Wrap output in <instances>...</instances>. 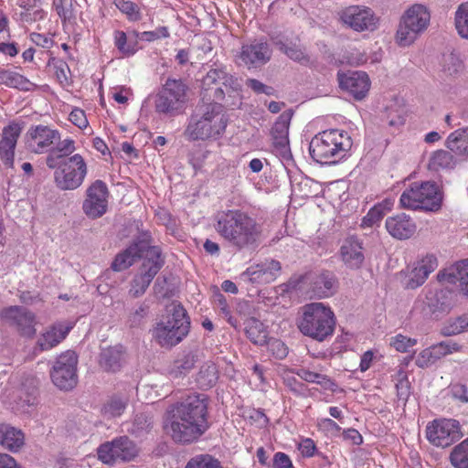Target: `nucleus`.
Returning a JSON list of instances; mask_svg holds the SVG:
<instances>
[{"mask_svg":"<svg viewBox=\"0 0 468 468\" xmlns=\"http://www.w3.org/2000/svg\"><path fill=\"white\" fill-rule=\"evenodd\" d=\"M213 226L228 246L239 251L257 248L262 239L261 224L241 209H228L218 213Z\"/></svg>","mask_w":468,"mask_h":468,"instance_id":"1","label":"nucleus"},{"mask_svg":"<svg viewBox=\"0 0 468 468\" xmlns=\"http://www.w3.org/2000/svg\"><path fill=\"white\" fill-rule=\"evenodd\" d=\"M227 127V118L223 106L218 102L203 103L197 107L185 130L188 140H207L218 138Z\"/></svg>","mask_w":468,"mask_h":468,"instance_id":"2","label":"nucleus"},{"mask_svg":"<svg viewBox=\"0 0 468 468\" xmlns=\"http://www.w3.org/2000/svg\"><path fill=\"white\" fill-rule=\"evenodd\" d=\"M352 144V139L346 131L330 129L319 133L311 140L309 152L315 162L332 165L343 159Z\"/></svg>","mask_w":468,"mask_h":468,"instance_id":"3","label":"nucleus"},{"mask_svg":"<svg viewBox=\"0 0 468 468\" xmlns=\"http://www.w3.org/2000/svg\"><path fill=\"white\" fill-rule=\"evenodd\" d=\"M165 312L164 318L153 328L152 335L162 347H172L188 335L190 319L180 303H171Z\"/></svg>","mask_w":468,"mask_h":468,"instance_id":"4","label":"nucleus"},{"mask_svg":"<svg viewBox=\"0 0 468 468\" xmlns=\"http://www.w3.org/2000/svg\"><path fill=\"white\" fill-rule=\"evenodd\" d=\"M335 327V315L330 306L320 302L303 306L298 328L303 335L323 342L333 335Z\"/></svg>","mask_w":468,"mask_h":468,"instance_id":"5","label":"nucleus"},{"mask_svg":"<svg viewBox=\"0 0 468 468\" xmlns=\"http://www.w3.org/2000/svg\"><path fill=\"white\" fill-rule=\"evenodd\" d=\"M431 13L422 4H413L409 6L400 17L396 33L399 46L411 45L429 27Z\"/></svg>","mask_w":468,"mask_h":468,"instance_id":"6","label":"nucleus"},{"mask_svg":"<svg viewBox=\"0 0 468 468\" xmlns=\"http://www.w3.org/2000/svg\"><path fill=\"white\" fill-rule=\"evenodd\" d=\"M400 207L411 210L436 211L441 207V196L434 182H414L399 198Z\"/></svg>","mask_w":468,"mask_h":468,"instance_id":"7","label":"nucleus"},{"mask_svg":"<svg viewBox=\"0 0 468 468\" xmlns=\"http://www.w3.org/2000/svg\"><path fill=\"white\" fill-rule=\"evenodd\" d=\"M187 87L181 80L168 79L154 97V110L159 114H180L186 102Z\"/></svg>","mask_w":468,"mask_h":468,"instance_id":"8","label":"nucleus"},{"mask_svg":"<svg viewBox=\"0 0 468 468\" xmlns=\"http://www.w3.org/2000/svg\"><path fill=\"white\" fill-rule=\"evenodd\" d=\"M164 264L165 258L161 248L150 249L137 273L130 282L129 295L134 299L143 296Z\"/></svg>","mask_w":468,"mask_h":468,"instance_id":"9","label":"nucleus"},{"mask_svg":"<svg viewBox=\"0 0 468 468\" xmlns=\"http://www.w3.org/2000/svg\"><path fill=\"white\" fill-rule=\"evenodd\" d=\"M88 173L87 164L80 154L62 159L54 171V182L60 190H75L84 182Z\"/></svg>","mask_w":468,"mask_h":468,"instance_id":"10","label":"nucleus"},{"mask_svg":"<svg viewBox=\"0 0 468 468\" xmlns=\"http://www.w3.org/2000/svg\"><path fill=\"white\" fill-rule=\"evenodd\" d=\"M78 356L72 350L58 355L49 371L52 383L60 390L73 389L78 383Z\"/></svg>","mask_w":468,"mask_h":468,"instance_id":"11","label":"nucleus"},{"mask_svg":"<svg viewBox=\"0 0 468 468\" xmlns=\"http://www.w3.org/2000/svg\"><path fill=\"white\" fill-rule=\"evenodd\" d=\"M139 453L137 445L126 435L106 441L97 449L100 461L112 465L117 462H130Z\"/></svg>","mask_w":468,"mask_h":468,"instance_id":"12","label":"nucleus"},{"mask_svg":"<svg viewBox=\"0 0 468 468\" xmlns=\"http://www.w3.org/2000/svg\"><path fill=\"white\" fill-rule=\"evenodd\" d=\"M202 424L193 423L178 413L170 410L164 424V429L176 442L191 443L205 433Z\"/></svg>","mask_w":468,"mask_h":468,"instance_id":"13","label":"nucleus"},{"mask_svg":"<svg viewBox=\"0 0 468 468\" xmlns=\"http://www.w3.org/2000/svg\"><path fill=\"white\" fill-rule=\"evenodd\" d=\"M341 22L356 32L375 31L378 27L379 18L368 6L353 5L340 12Z\"/></svg>","mask_w":468,"mask_h":468,"instance_id":"14","label":"nucleus"},{"mask_svg":"<svg viewBox=\"0 0 468 468\" xmlns=\"http://www.w3.org/2000/svg\"><path fill=\"white\" fill-rule=\"evenodd\" d=\"M462 436L461 426L455 420H435L426 427V438L436 447H448Z\"/></svg>","mask_w":468,"mask_h":468,"instance_id":"15","label":"nucleus"},{"mask_svg":"<svg viewBox=\"0 0 468 468\" xmlns=\"http://www.w3.org/2000/svg\"><path fill=\"white\" fill-rule=\"evenodd\" d=\"M0 318L22 336L33 337L36 335V314L23 306L13 305L4 308L0 312Z\"/></svg>","mask_w":468,"mask_h":468,"instance_id":"16","label":"nucleus"},{"mask_svg":"<svg viewBox=\"0 0 468 468\" xmlns=\"http://www.w3.org/2000/svg\"><path fill=\"white\" fill-rule=\"evenodd\" d=\"M180 416L191 422L202 424L201 429L207 431L208 423L207 420V402L204 394H191L182 401L174 405L171 409Z\"/></svg>","mask_w":468,"mask_h":468,"instance_id":"17","label":"nucleus"},{"mask_svg":"<svg viewBox=\"0 0 468 468\" xmlns=\"http://www.w3.org/2000/svg\"><path fill=\"white\" fill-rule=\"evenodd\" d=\"M302 282L311 297L324 299L332 296L337 288V279L329 271H311L304 274Z\"/></svg>","mask_w":468,"mask_h":468,"instance_id":"18","label":"nucleus"},{"mask_svg":"<svg viewBox=\"0 0 468 468\" xmlns=\"http://www.w3.org/2000/svg\"><path fill=\"white\" fill-rule=\"evenodd\" d=\"M108 187L101 180H96L87 189V197L83 202L82 209L87 217L99 218L107 211Z\"/></svg>","mask_w":468,"mask_h":468,"instance_id":"19","label":"nucleus"},{"mask_svg":"<svg viewBox=\"0 0 468 468\" xmlns=\"http://www.w3.org/2000/svg\"><path fill=\"white\" fill-rule=\"evenodd\" d=\"M27 146L32 153L43 154L52 149L56 141L60 139L59 133L46 125H36L29 128L27 133Z\"/></svg>","mask_w":468,"mask_h":468,"instance_id":"20","label":"nucleus"},{"mask_svg":"<svg viewBox=\"0 0 468 468\" xmlns=\"http://www.w3.org/2000/svg\"><path fill=\"white\" fill-rule=\"evenodd\" d=\"M158 246L150 245L146 239L134 240L128 248L115 256L112 263V269L115 271H122L132 266L136 260L144 261L148 250Z\"/></svg>","mask_w":468,"mask_h":468,"instance_id":"21","label":"nucleus"},{"mask_svg":"<svg viewBox=\"0 0 468 468\" xmlns=\"http://www.w3.org/2000/svg\"><path fill=\"white\" fill-rule=\"evenodd\" d=\"M339 256L346 268L360 269L365 261L363 241L355 235L346 237L339 249Z\"/></svg>","mask_w":468,"mask_h":468,"instance_id":"22","label":"nucleus"},{"mask_svg":"<svg viewBox=\"0 0 468 468\" xmlns=\"http://www.w3.org/2000/svg\"><path fill=\"white\" fill-rule=\"evenodd\" d=\"M281 271V263L271 259L249 267L242 276L247 277L252 283L268 284L280 276Z\"/></svg>","mask_w":468,"mask_h":468,"instance_id":"23","label":"nucleus"},{"mask_svg":"<svg viewBox=\"0 0 468 468\" xmlns=\"http://www.w3.org/2000/svg\"><path fill=\"white\" fill-rule=\"evenodd\" d=\"M437 267V258L432 254H427L425 257L417 261L407 272L405 287L407 289H416L421 286Z\"/></svg>","mask_w":468,"mask_h":468,"instance_id":"24","label":"nucleus"},{"mask_svg":"<svg viewBox=\"0 0 468 468\" xmlns=\"http://www.w3.org/2000/svg\"><path fill=\"white\" fill-rule=\"evenodd\" d=\"M292 114V110L283 112L271 130L272 144L276 151L284 157L290 154L289 127Z\"/></svg>","mask_w":468,"mask_h":468,"instance_id":"25","label":"nucleus"},{"mask_svg":"<svg viewBox=\"0 0 468 468\" xmlns=\"http://www.w3.org/2000/svg\"><path fill=\"white\" fill-rule=\"evenodd\" d=\"M271 58V49L267 42L253 41L241 48L239 59L248 67L255 68L266 64Z\"/></svg>","mask_w":468,"mask_h":468,"instance_id":"26","label":"nucleus"},{"mask_svg":"<svg viewBox=\"0 0 468 468\" xmlns=\"http://www.w3.org/2000/svg\"><path fill=\"white\" fill-rule=\"evenodd\" d=\"M340 87L347 90L356 100H362L370 88V80L366 72L353 71L339 76Z\"/></svg>","mask_w":468,"mask_h":468,"instance_id":"27","label":"nucleus"},{"mask_svg":"<svg viewBox=\"0 0 468 468\" xmlns=\"http://www.w3.org/2000/svg\"><path fill=\"white\" fill-rule=\"evenodd\" d=\"M385 227L388 234L399 240L408 239L416 232L414 220L405 213H399L386 219Z\"/></svg>","mask_w":468,"mask_h":468,"instance_id":"28","label":"nucleus"},{"mask_svg":"<svg viewBox=\"0 0 468 468\" xmlns=\"http://www.w3.org/2000/svg\"><path fill=\"white\" fill-rule=\"evenodd\" d=\"M437 279L439 282L451 284L459 282L461 292L468 297V259L439 271Z\"/></svg>","mask_w":468,"mask_h":468,"instance_id":"29","label":"nucleus"},{"mask_svg":"<svg viewBox=\"0 0 468 468\" xmlns=\"http://www.w3.org/2000/svg\"><path fill=\"white\" fill-rule=\"evenodd\" d=\"M21 133V128L16 123H11L3 129L0 141V156L3 162L12 167L14 165L15 148Z\"/></svg>","mask_w":468,"mask_h":468,"instance_id":"30","label":"nucleus"},{"mask_svg":"<svg viewBox=\"0 0 468 468\" xmlns=\"http://www.w3.org/2000/svg\"><path fill=\"white\" fill-rule=\"evenodd\" d=\"M71 329L64 323H56L48 327L37 338V347L40 351L49 350L63 341Z\"/></svg>","mask_w":468,"mask_h":468,"instance_id":"31","label":"nucleus"},{"mask_svg":"<svg viewBox=\"0 0 468 468\" xmlns=\"http://www.w3.org/2000/svg\"><path fill=\"white\" fill-rule=\"evenodd\" d=\"M457 165V155L451 150L439 149L433 151L429 157L427 168L431 172L453 170Z\"/></svg>","mask_w":468,"mask_h":468,"instance_id":"32","label":"nucleus"},{"mask_svg":"<svg viewBox=\"0 0 468 468\" xmlns=\"http://www.w3.org/2000/svg\"><path fill=\"white\" fill-rule=\"evenodd\" d=\"M444 145L455 155L468 159V126L452 132L447 136Z\"/></svg>","mask_w":468,"mask_h":468,"instance_id":"33","label":"nucleus"},{"mask_svg":"<svg viewBox=\"0 0 468 468\" xmlns=\"http://www.w3.org/2000/svg\"><path fill=\"white\" fill-rule=\"evenodd\" d=\"M0 444L12 452H17L25 444V435L11 426H0Z\"/></svg>","mask_w":468,"mask_h":468,"instance_id":"34","label":"nucleus"},{"mask_svg":"<svg viewBox=\"0 0 468 468\" xmlns=\"http://www.w3.org/2000/svg\"><path fill=\"white\" fill-rule=\"evenodd\" d=\"M122 361V346H110L101 351L99 365L108 372H116L120 370Z\"/></svg>","mask_w":468,"mask_h":468,"instance_id":"35","label":"nucleus"},{"mask_svg":"<svg viewBox=\"0 0 468 468\" xmlns=\"http://www.w3.org/2000/svg\"><path fill=\"white\" fill-rule=\"evenodd\" d=\"M274 44L279 50L284 53L289 58L303 65H306L310 62V58L306 53L305 48L301 44L288 41V39H280L275 41Z\"/></svg>","mask_w":468,"mask_h":468,"instance_id":"36","label":"nucleus"},{"mask_svg":"<svg viewBox=\"0 0 468 468\" xmlns=\"http://www.w3.org/2000/svg\"><path fill=\"white\" fill-rule=\"evenodd\" d=\"M245 333L248 338L255 345L264 346L268 341V333L264 324L254 317L245 321Z\"/></svg>","mask_w":468,"mask_h":468,"instance_id":"37","label":"nucleus"},{"mask_svg":"<svg viewBox=\"0 0 468 468\" xmlns=\"http://www.w3.org/2000/svg\"><path fill=\"white\" fill-rule=\"evenodd\" d=\"M153 425V417L145 412H140L135 414L127 428V431L137 438H141L151 431Z\"/></svg>","mask_w":468,"mask_h":468,"instance_id":"38","label":"nucleus"},{"mask_svg":"<svg viewBox=\"0 0 468 468\" xmlns=\"http://www.w3.org/2000/svg\"><path fill=\"white\" fill-rule=\"evenodd\" d=\"M129 403V398L123 394L112 396L102 406L101 413L106 418L120 417Z\"/></svg>","mask_w":468,"mask_h":468,"instance_id":"39","label":"nucleus"},{"mask_svg":"<svg viewBox=\"0 0 468 468\" xmlns=\"http://www.w3.org/2000/svg\"><path fill=\"white\" fill-rule=\"evenodd\" d=\"M114 44L117 49L126 57L133 56L138 49L137 35L127 36L125 32L116 30L114 32Z\"/></svg>","mask_w":468,"mask_h":468,"instance_id":"40","label":"nucleus"},{"mask_svg":"<svg viewBox=\"0 0 468 468\" xmlns=\"http://www.w3.org/2000/svg\"><path fill=\"white\" fill-rule=\"evenodd\" d=\"M218 379V370L212 361L205 362L198 372L197 382L201 388H209L213 387Z\"/></svg>","mask_w":468,"mask_h":468,"instance_id":"41","label":"nucleus"},{"mask_svg":"<svg viewBox=\"0 0 468 468\" xmlns=\"http://www.w3.org/2000/svg\"><path fill=\"white\" fill-rule=\"evenodd\" d=\"M445 292L443 291L429 290L425 293L423 303L428 307L430 313L445 312L450 309V303L444 301Z\"/></svg>","mask_w":468,"mask_h":468,"instance_id":"42","label":"nucleus"},{"mask_svg":"<svg viewBox=\"0 0 468 468\" xmlns=\"http://www.w3.org/2000/svg\"><path fill=\"white\" fill-rule=\"evenodd\" d=\"M195 363V356L192 353H187L174 361L170 366L168 374L172 378H180L187 374L193 368Z\"/></svg>","mask_w":468,"mask_h":468,"instance_id":"43","label":"nucleus"},{"mask_svg":"<svg viewBox=\"0 0 468 468\" xmlns=\"http://www.w3.org/2000/svg\"><path fill=\"white\" fill-rule=\"evenodd\" d=\"M449 460L454 468H468V437L452 448Z\"/></svg>","mask_w":468,"mask_h":468,"instance_id":"44","label":"nucleus"},{"mask_svg":"<svg viewBox=\"0 0 468 468\" xmlns=\"http://www.w3.org/2000/svg\"><path fill=\"white\" fill-rule=\"evenodd\" d=\"M116 8L131 22L140 21L143 14L140 6L130 0H113Z\"/></svg>","mask_w":468,"mask_h":468,"instance_id":"45","label":"nucleus"},{"mask_svg":"<svg viewBox=\"0 0 468 468\" xmlns=\"http://www.w3.org/2000/svg\"><path fill=\"white\" fill-rule=\"evenodd\" d=\"M0 84H4L11 88L27 90L30 82L17 72L0 69Z\"/></svg>","mask_w":468,"mask_h":468,"instance_id":"46","label":"nucleus"},{"mask_svg":"<svg viewBox=\"0 0 468 468\" xmlns=\"http://www.w3.org/2000/svg\"><path fill=\"white\" fill-rule=\"evenodd\" d=\"M455 29L463 39L468 40V2L461 4L454 15Z\"/></svg>","mask_w":468,"mask_h":468,"instance_id":"47","label":"nucleus"},{"mask_svg":"<svg viewBox=\"0 0 468 468\" xmlns=\"http://www.w3.org/2000/svg\"><path fill=\"white\" fill-rule=\"evenodd\" d=\"M468 331V313L456 318L449 319L441 329L442 335L452 336Z\"/></svg>","mask_w":468,"mask_h":468,"instance_id":"48","label":"nucleus"},{"mask_svg":"<svg viewBox=\"0 0 468 468\" xmlns=\"http://www.w3.org/2000/svg\"><path fill=\"white\" fill-rule=\"evenodd\" d=\"M441 67L445 75L456 77L463 71V62L458 55L449 53L443 56Z\"/></svg>","mask_w":468,"mask_h":468,"instance_id":"49","label":"nucleus"},{"mask_svg":"<svg viewBox=\"0 0 468 468\" xmlns=\"http://www.w3.org/2000/svg\"><path fill=\"white\" fill-rule=\"evenodd\" d=\"M295 374L303 380L309 383L319 384L324 388H331L333 386V382L327 378V376L313 372L305 367L298 368L295 371Z\"/></svg>","mask_w":468,"mask_h":468,"instance_id":"50","label":"nucleus"},{"mask_svg":"<svg viewBox=\"0 0 468 468\" xmlns=\"http://www.w3.org/2000/svg\"><path fill=\"white\" fill-rule=\"evenodd\" d=\"M221 86H218L215 89L214 98L216 100H222L224 98L225 92L229 93L230 91H236L239 90V85L236 79L233 76L229 75L226 70L224 71V76L220 81Z\"/></svg>","mask_w":468,"mask_h":468,"instance_id":"51","label":"nucleus"},{"mask_svg":"<svg viewBox=\"0 0 468 468\" xmlns=\"http://www.w3.org/2000/svg\"><path fill=\"white\" fill-rule=\"evenodd\" d=\"M185 468H223L220 462L209 454H200L191 458Z\"/></svg>","mask_w":468,"mask_h":468,"instance_id":"52","label":"nucleus"},{"mask_svg":"<svg viewBox=\"0 0 468 468\" xmlns=\"http://www.w3.org/2000/svg\"><path fill=\"white\" fill-rule=\"evenodd\" d=\"M385 216V209L383 205L378 204L375 205L372 208L369 209L367 214L362 218L360 227L365 228H372L376 225H378L383 217Z\"/></svg>","mask_w":468,"mask_h":468,"instance_id":"53","label":"nucleus"},{"mask_svg":"<svg viewBox=\"0 0 468 468\" xmlns=\"http://www.w3.org/2000/svg\"><path fill=\"white\" fill-rule=\"evenodd\" d=\"M398 397L400 399H407L410 396V382L406 372L399 368L395 376Z\"/></svg>","mask_w":468,"mask_h":468,"instance_id":"54","label":"nucleus"},{"mask_svg":"<svg viewBox=\"0 0 468 468\" xmlns=\"http://www.w3.org/2000/svg\"><path fill=\"white\" fill-rule=\"evenodd\" d=\"M149 314V305L145 303H140L134 308L128 316V323L131 327H136L142 324Z\"/></svg>","mask_w":468,"mask_h":468,"instance_id":"55","label":"nucleus"},{"mask_svg":"<svg viewBox=\"0 0 468 468\" xmlns=\"http://www.w3.org/2000/svg\"><path fill=\"white\" fill-rule=\"evenodd\" d=\"M53 5L62 20L66 21L73 16V0H53Z\"/></svg>","mask_w":468,"mask_h":468,"instance_id":"56","label":"nucleus"},{"mask_svg":"<svg viewBox=\"0 0 468 468\" xmlns=\"http://www.w3.org/2000/svg\"><path fill=\"white\" fill-rule=\"evenodd\" d=\"M214 302H215V305L220 311L221 314L225 318H227L229 324H231L233 327H237V325H238L237 324V320L234 319L230 315V311H229V308L226 297L223 294H221V293H218L215 296Z\"/></svg>","mask_w":468,"mask_h":468,"instance_id":"57","label":"nucleus"},{"mask_svg":"<svg viewBox=\"0 0 468 468\" xmlns=\"http://www.w3.org/2000/svg\"><path fill=\"white\" fill-rule=\"evenodd\" d=\"M417 344V340L402 335H397L391 338L390 345L399 352H407L411 346Z\"/></svg>","mask_w":468,"mask_h":468,"instance_id":"58","label":"nucleus"},{"mask_svg":"<svg viewBox=\"0 0 468 468\" xmlns=\"http://www.w3.org/2000/svg\"><path fill=\"white\" fill-rule=\"evenodd\" d=\"M153 291L154 295L159 299H165L171 296V290L165 276L158 277L154 284Z\"/></svg>","mask_w":468,"mask_h":468,"instance_id":"59","label":"nucleus"},{"mask_svg":"<svg viewBox=\"0 0 468 468\" xmlns=\"http://www.w3.org/2000/svg\"><path fill=\"white\" fill-rule=\"evenodd\" d=\"M75 142L70 138L64 139L59 142L56 147H52V150L55 154H58V156L63 159L68 158L75 151Z\"/></svg>","mask_w":468,"mask_h":468,"instance_id":"60","label":"nucleus"},{"mask_svg":"<svg viewBox=\"0 0 468 468\" xmlns=\"http://www.w3.org/2000/svg\"><path fill=\"white\" fill-rule=\"evenodd\" d=\"M267 345L272 355L279 359H282L288 355V348L281 340L271 339L267 341Z\"/></svg>","mask_w":468,"mask_h":468,"instance_id":"61","label":"nucleus"},{"mask_svg":"<svg viewBox=\"0 0 468 468\" xmlns=\"http://www.w3.org/2000/svg\"><path fill=\"white\" fill-rule=\"evenodd\" d=\"M434 363H436V360L430 347L420 351L415 360L416 366L420 368L429 367Z\"/></svg>","mask_w":468,"mask_h":468,"instance_id":"62","label":"nucleus"},{"mask_svg":"<svg viewBox=\"0 0 468 468\" xmlns=\"http://www.w3.org/2000/svg\"><path fill=\"white\" fill-rule=\"evenodd\" d=\"M285 386L297 396H306V386L294 377L284 378Z\"/></svg>","mask_w":468,"mask_h":468,"instance_id":"63","label":"nucleus"},{"mask_svg":"<svg viewBox=\"0 0 468 468\" xmlns=\"http://www.w3.org/2000/svg\"><path fill=\"white\" fill-rule=\"evenodd\" d=\"M247 86L250 87L255 93L258 94L264 93L266 95L271 96L274 95L275 93V90L272 87L267 86L255 79H249L247 80Z\"/></svg>","mask_w":468,"mask_h":468,"instance_id":"64","label":"nucleus"}]
</instances>
